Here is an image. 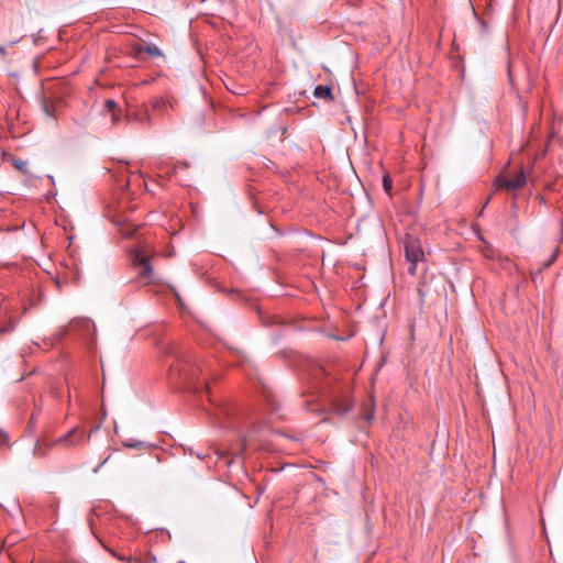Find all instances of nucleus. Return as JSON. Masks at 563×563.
Masks as SVG:
<instances>
[{
	"instance_id": "nucleus-1",
	"label": "nucleus",
	"mask_w": 563,
	"mask_h": 563,
	"mask_svg": "<svg viewBox=\"0 0 563 563\" xmlns=\"http://www.w3.org/2000/svg\"><path fill=\"white\" fill-rule=\"evenodd\" d=\"M130 254L132 264L137 269L136 282L141 286H147L154 283V269L151 264L154 249L148 244H140L133 246L130 251Z\"/></svg>"
},
{
	"instance_id": "nucleus-2",
	"label": "nucleus",
	"mask_w": 563,
	"mask_h": 563,
	"mask_svg": "<svg viewBox=\"0 0 563 563\" xmlns=\"http://www.w3.org/2000/svg\"><path fill=\"white\" fill-rule=\"evenodd\" d=\"M85 442V434L81 429L78 427H74L63 437L57 438L56 440L46 443L45 445L36 444L34 446V454L36 456H45L48 449H52L56 445H62L64 448H75L79 446Z\"/></svg>"
},
{
	"instance_id": "nucleus-3",
	"label": "nucleus",
	"mask_w": 563,
	"mask_h": 563,
	"mask_svg": "<svg viewBox=\"0 0 563 563\" xmlns=\"http://www.w3.org/2000/svg\"><path fill=\"white\" fill-rule=\"evenodd\" d=\"M404 251L406 260L409 263L408 273L416 275L418 263L424 260L420 240L413 235L406 234L404 239Z\"/></svg>"
},
{
	"instance_id": "nucleus-4",
	"label": "nucleus",
	"mask_w": 563,
	"mask_h": 563,
	"mask_svg": "<svg viewBox=\"0 0 563 563\" xmlns=\"http://www.w3.org/2000/svg\"><path fill=\"white\" fill-rule=\"evenodd\" d=\"M527 180V173L521 168L512 178L498 176L495 179V186L497 189L518 190L526 186Z\"/></svg>"
},
{
	"instance_id": "nucleus-5",
	"label": "nucleus",
	"mask_w": 563,
	"mask_h": 563,
	"mask_svg": "<svg viewBox=\"0 0 563 563\" xmlns=\"http://www.w3.org/2000/svg\"><path fill=\"white\" fill-rule=\"evenodd\" d=\"M3 321H5L7 323L4 324L0 322V335L11 333L15 328V322L12 320V318L8 314L7 311L3 313Z\"/></svg>"
},
{
	"instance_id": "nucleus-6",
	"label": "nucleus",
	"mask_w": 563,
	"mask_h": 563,
	"mask_svg": "<svg viewBox=\"0 0 563 563\" xmlns=\"http://www.w3.org/2000/svg\"><path fill=\"white\" fill-rule=\"evenodd\" d=\"M313 95L316 98L332 100V90L329 86L319 85L314 88Z\"/></svg>"
},
{
	"instance_id": "nucleus-7",
	"label": "nucleus",
	"mask_w": 563,
	"mask_h": 563,
	"mask_svg": "<svg viewBox=\"0 0 563 563\" xmlns=\"http://www.w3.org/2000/svg\"><path fill=\"white\" fill-rule=\"evenodd\" d=\"M115 108L117 102L112 99H107L103 103V111L111 114V121L113 124L119 120L117 113L114 112Z\"/></svg>"
},
{
	"instance_id": "nucleus-8",
	"label": "nucleus",
	"mask_w": 563,
	"mask_h": 563,
	"mask_svg": "<svg viewBox=\"0 0 563 563\" xmlns=\"http://www.w3.org/2000/svg\"><path fill=\"white\" fill-rule=\"evenodd\" d=\"M142 52H145L146 54H148L150 56H153V57L162 56L161 49L156 45H153V44L146 45L144 47H140L137 53L141 54Z\"/></svg>"
},
{
	"instance_id": "nucleus-9",
	"label": "nucleus",
	"mask_w": 563,
	"mask_h": 563,
	"mask_svg": "<svg viewBox=\"0 0 563 563\" xmlns=\"http://www.w3.org/2000/svg\"><path fill=\"white\" fill-rule=\"evenodd\" d=\"M42 109L45 115L56 119V110L51 101H48L47 99H43Z\"/></svg>"
},
{
	"instance_id": "nucleus-10",
	"label": "nucleus",
	"mask_w": 563,
	"mask_h": 563,
	"mask_svg": "<svg viewBox=\"0 0 563 563\" xmlns=\"http://www.w3.org/2000/svg\"><path fill=\"white\" fill-rule=\"evenodd\" d=\"M123 445L129 449H137V450L145 449L148 446L146 442L140 441V440H134V439L125 440L123 442Z\"/></svg>"
},
{
	"instance_id": "nucleus-11",
	"label": "nucleus",
	"mask_w": 563,
	"mask_h": 563,
	"mask_svg": "<svg viewBox=\"0 0 563 563\" xmlns=\"http://www.w3.org/2000/svg\"><path fill=\"white\" fill-rule=\"evenodd\" d=\"M75 327H80L84 330L90 331L93 329V323L89 319H80L74 322Z\"/></svg>"
},
{
	"instance_id": "nucleus-12",
	"label": "nucleus",
	"mask_w": 563,
	"mask_h": 563,
	"mask_svg": "<svg viewBox=\"0 0 563 563\" xmlns=\"http://www.w3.org/2000/svg\"><path fill=\"white\" fill-rule=\"evenodd\" d=\"M383 187L387 195H390L393 188V180L388 174L383 176Z\"/></svg>"
},
{
	"instance_id": "nucleus-13",
	"label": "nucleus",
	"mask_w": 563,
	"mask_h": 563,
	"mask_svg": "<svg viewBox=\"0 0 563 563\" xmlns=\"http://www.w3.org/2000/svg\"><path fill=\"white\" fill-rule=\"evenodd\" d=\"M152 107L155 111H164L168 107V102L165 99H157Z\"/></svg>"
},
{
	"instance_id": "nucleus-14",
	"label": "nucleus",
	"mask_w": 563,
	"mask_h": 563,
	"mask_svg": "<svg viewBox=\"0 0 563 563\" xmlns=\"http://www.w3.org/2000/svg\"><path fill=\"white\" fill-rule=\"evenodd\" d=\"M9 445V434L4 431H0V449Z\"/></svg>"
},
{
	"instance_id": "nucleus-15",
	"label": "nucleus",
	"mask_w": 563,
	"mask_h": 563,
	"mask_svg": "<svg viewBox=\"0 0 563 563\" xmlns=\"http://www.w3.org/2000/svg\"><path fill=\"white\" fill-rule=\"evenodd\" d=\"M141 123L150 122V114L146 110L142 111L140 115L136 118Z\"/></svg>"
},
{
	"instance_id": "nucleus-16",
	"label": "nucleus",
	"mask_w": 563,
	"mask_h": 563,
	"mask_svg": "<svg viewBox=\"0 0 563 563\" xmlns=\"http://www.w3.org/2000/svg\"><path fill=\"white\" fill-rule=\"evenodd\" d=\"M21 40H22V35H16L9 41V44L14 45V44L19 43Z\"/></svg>"
},
{
	"instance_id": "nucleus-17",
	"label": "nucleus",
	"mask_w": 563,
	"mask_h": 563,
	"mask_svg": "<svg viewBox=\"0 0 563 563\" xmlns=\"http://www.w3.org/2000/svg\"><path fill=\"white\" fill-rule=\"evenodd\" d=\"M0 55L3 58L7 56V48L3 45H0Z\"/></svg>"
},
{
	"instance_id": "nucleus-18",
	"label": "nucleus",
	"mask_w": 563,
	"mask_h": 563,
	"mask_svg": "<svg viewBox=\"0 0 563 563\" xmlns=\"http://www.w3.org/2000/svg\"><path fill=\"white\" fill-rule=\"evenodd\" d=\"M555 257H556V253H554L552 255L551 260L548 263L544 264V267H549L551 265V263L555 260Z\"/></svg>"
},
{
	"instance_id": "nucleus-19",
	"label": "nucleus",
	"mask_w": 563,
	"mask_h": 563,
	"mask_svg": "<svg viewBox=\"0 0 563 563\" xmlns=\"http://www.w3.org/2000/svg\"><path fill=\"white\" fill-rule=\"evenodd\" d=\"M123 234H124L125 238H131L133 235L132 232H124Z\"/></svg>"
},
{
	"instance_id": "nucleus-20",
	"label": "nucleus",
	"mask_w": 563,
	"mask_h": 563,
	"mask_svg": "<svg viewBox=\"0 0 563 563\" xmlns=\"http://www.w3.org/2000/svg\"><path fill=\"white\" fill-rule=\"evenodd\" d=\"M107 463V460L102 461V463L95 470L97 472L101 466H103Z\"/></svg>"
},
{
	"instance_id": "nucleus-21",
	"label": "nucleus",
	"mask_w": 563,
	"mask_h": 563,
	"mask_svg": "<svg viewBox=\"0 0 563 563\" xmlns=\"http://www.w3.org/2000/svg\"><path fill=\"white\" fill-rule=\"evenodd\" d=\"M201 391H205V393L208 395V394H209V388H208V386L206 385Z\"/></svg>"
}]
</instances>
